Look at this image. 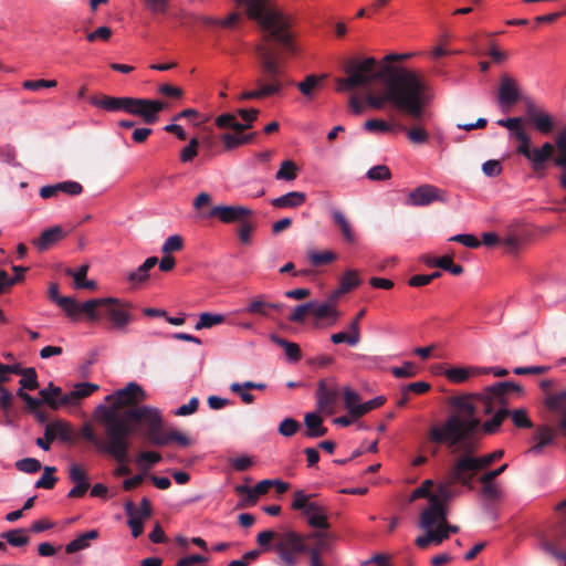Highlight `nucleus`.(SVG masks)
<instances>
[{
  "instance_id": "38",
  "label": "nucleus",
  "mask_w": 566,
  "mask_h": 566,
  "mask_svg": "<svg viewBox=\"0 0 566 566\" xmlns=\"http://www.w3.org/2000/svg\"><path fill=\"white\" fill-rule=\"evenodd\" d=\"M158 263L156 256H149L145 262L138 266L136 271L128 274L127 280L130 283H142L148 279V272Z\"/></svg>"
},
{
  "instance_id": "40",
  "label": "nucleus",
  "mask_w": 566,
  "mask_h": 566,
  "mask_svg": "<svg viewBox=\"0 0 566 566\" xmlns=\"http://www.w3.org/2000/svg\"><path fill=\"white\" fill-rule=\"evenodd\" d=\"M554 146L558 150V155L554 158V164L566 169V126L556 136Z\"/></svg>"
},
{
  "instance_id": "57",
  "label": "nucleus",
  "mask_w": 566,
  "mask_h": 566,
  "mask_svg": "<svg viewBox=\"0 0 566 566\" xmlns=\"http://www.w3.org/2000/svg\"><path fill=\"white\" fill-rule=\"evenodd\" d=\"M147 10L154 14H167L171 0H143Z\"/></svg>"
},
{
  "instance_id": "17",
  "label": "nucleus",
  "mask_w": 566,
  "mask_h": 566,
  "mask_svg": "<svg viewBox=\"0 0 566 566\" xmlns=\"http://www.w3.org/2000/svg\"><path fill=\"white\" fill-rule=\"evenodd\" d=\"M434 201H443L442 191L428 184L410 191L406 200L410 206H428Z\"/></svg>"
},
{
  "instance_id": "6",
  "label": "nucleus",
  "mask_w": 566,
  "mask_h": 566,
  "mask_svg": "<svg viewBox=\"0 0 566 566\" xmlns=\"http://www.w3.org/2000/svg\"><path fill=\"white\" fill-rule=\"evenodd\" d=\"M120 420L126 423L129 436L134 431L133 424L144 427L143 436L153 446L159 443V438L164 432V419L161 412L154 407L137 406L129 407L119 412Z\"/></svg>"
},
{
  "instance_id": "20",
  "label": "nucleus",
  "mask_w": 566,
  "mask_h": 566,
  "mask_svg": "<svg viewBox=\"0 0 566 566\" xmlns=\"http://www.w3.org/2000/svg\"><path fill=\"white\" fill-rule=\"evenodd\" d=\"M306 539L313 542V546H308L306 553L311 555V562H316V559H321L322 553L329 549L332 542L334 541V536L328 530H316L306 535L305 541Z\"/></svg>"
},
{
  "instance_id": "31",
  "label": "nucleus",
  "mask_w": 566,
  "mask_h": 566,
  "mask_svg": "<svg viewBox=\"0 0 566 566\" xmlns=\"http://www.w3.org/2000/svg\"><path fill=\"white\" fill-rule=\"evenodd\" d=\"M282 307L283 305L280 303L265 302L262 296H258L249 303L244 312L268 317L270 310L281 311Z\"/></svg>"
},
{
  "instance_id": "43",
  "label": "nucleus",
  "mask_w": 566,
  "mask_h": 566,
  "mask_svg": "<svg viewBox=\"0 0 566 566\" xmlns=\"http://www.w3.org/2000/svg\"><path fill=\"white\" fill-rule=\"evenodd\" d=\"M361 283L356 270H347L339 279L340 292H350Z\"/></svg>"
},
{
  "instance_id": "41",
  "label": "nucleus",
  "mask_w": 566,
  "mask_h": 566,
  "mask_svg": "<svg viewBox=\"0 0 566 566\" xmlns=\"http://www.w3.org/2000/svg\"><path fill=\"white\" fill-rule=\"evenodd\" d=\"M471 373H480V368L452 367L444 375L451 382L461 384L468 380Z\"/></svg>"
},
{
  "instance_id": "42",
  "label": "nucleus",
  "mask_w": 566,
  "mask_h": 566,
  "mask_svg": "<svg viewBox=\"0 0 566 566\" xmlns=\"http://www.w3.org/2000/svg\"><path fill=\"white\" fill-rule=\"evenodd\" d=\"M1 537L14 547L25 546L30 541L29 536L25 535L24 528H15L4 532L1 534Z\"/></svg>"
},
{
  "instance_id": "11",
  "label": "nucleus",
  "mask_w": 566,
  "mask_h": 566,
  "mask_svg": "<svg viewBox=\"0 0 566 566\" xmlns=\"http://www.w3.org/2000/svg\"><path fill=\"white\" fill-rule=\"evenodd\" d=\"M166 104L158 99L130 97L128 114L142 117L145 124L151 125L159 119V113Z\"/></svg>"
},
{
  "instance_id": "15",
  "label": "nucleus",
  "mask_w": 566,
  "mask_h": 566,
  "mask_svg": "<svg viewBox=\"0 0 566 566\" xmlns=\"http://www.w3.org/2000/svg\"><path fill=\"white\" fill-rule=\"evenodd\" d=\"M45 437L46 441H43V439L38 438L35 443L41 449L48 451L50 450V446L56 437L64 442H71L73 440V432L67 422L57 420L46 424Z\"/></svg>"
},
{
  "instance_id": "30",
  "label": "nucleus",
  "mask_w": 566,
  "mask_h": 566,
  "mask_svg": "<svg viewBox=\"0 0 566 566\" xmlns=\"http://www.w3.org/2000/svg\"><path fill=\"white\" fill-rule=\"evenodd\" d=\"M306 201V195L301 191H291L271 200L275 208H297Z\"/></svg>"
},
{
  "instance_id": "48",
  "label": "nucleus",
  "mask_w": 566,
  "mask_h": 566,
  "mask_svg": "<svg viewBox=\"0 0 566 566\" xmlns=\"http://www.w3.org/2000/svg\"><path fill=\"white\" fill-rule=\"evenodd\" d=\"M323 78H325V75H307L304 81L297 84V88L301 91L303 95H305L306 97H311L313 94V90L319 85Z\"/></svg>"
},
{
  "instance_id": "21",
  "label": "nucleus",
  "mask_w": 566,
  "mask_h": 566,
  "mask_svg": "<svg viewBox=\"0 0 566 566\" xmlns=\"http://www.w3.org/2000/svg\"><path fill=\"white\" fill-rule=\"evenodd\" d=\"M333 224L339 230L340 235L345 243L354 245L357 243V235L354 227L346 214L336 208L329 211Z\"/></svg>"
},
{
  "instance_id": "55",
  "label": "nucleus",
  "mask_w": 566,
  "mask_h": 566,
  "mask_svg": "<svg viewBox=\"0 0 566 566\" xmlns=\"http://www.w3.org/2000/svg\"><path fill=\"white\" fill-rule=\"evenodd\" d=\"M234 490L238 494L245 495V497L239 504L240 507L251 506L256 503L259 495L253 493L254 489H251L247 485H237Z\"/></svg>"
},
{
  "instance_id": "56",
  "label": "nucleus",
  "mask_w": 566,
  "mask_h": 566,
  "mask_svg": "<svg viewBox=\"0 0 566 566\" xmlns=\"http://www.w3.org/2000/svg\"><path fill=\"white\" fill-rule=\"evenodd\" d=\"M364 128L369 133H388L392 130V125L384 119L373 118L365 122Z\"/></svg>"
},
{
  "instance_id": "19",
  "label": "nucleus",
  "mask_w": 566,
  "mask_h": 566,
  "mask_svg": "<svg viewBox=\"0 0 566 566\" xmlns=\"http://www.w3.org/2000/svg\"><path fill=\"white\" fill-rule=\"evenodd\" d=\"M49 297L51 301L55 302L72 321L80 319L81 315V306L78 302H76L71 296H61L60 287L57 283H51L49 286Z\"/></svg>"
},
{
  "instance_id": "49",
  "label": "nucleus",
  "mask_w": 566,
  "mask_h": 566,
  "mask_svg": "<svg viewBox=\"0 0 566 566\" xmlns=\"http://www.w3.org/2000/svg\"><path fill=\"white\" fill-rule=\"evenodd\" d=\"M307 256H308V260L311 261V263L315 266L332 263L333 261H335L337 259L336 253H334L332 251H324V252L310 251Z\"/></svg>"
},
{
  "instance_id": "53",
  "label": "nucleus",
  "mask_w": 566,
  "mask_h": 566,
  "mask_svg": "<svg viewBox=\"0 0 566 566\" xmlns=\"http://www.w3.org/2000/svg\"><path fill=\"white\" fill-rule=\"evenodd\" d=\"M313 302H307L301 305H297L294 311L289 316V321L292 323L302 324L305 322L306 315H310L312 312Z\"/></svg>"
},
{
  "instance_id": "1",
  "label": "nucleus",
  "mask_w": 566,
  "mask_h": 566,
  "mask_svg": "<svg viewBox=\"0 0 566 566\" xmlns=\"http://www.w3.org/2000/svg\"><path fill=\"white\" fill-rule=\"evenodd\" d=\"M524 389L513 381H500L480 394L453 396L449 405L454 409L442 422L428 428L426 442L431 455L441 447L457 455L450 467L452 482L472 490L475 475L504 455L499 449L489 454L476 455L482 434L495 433L510 413L509 406L514 396L521 397Z\"/></svg>"
},
{
  "instance_id": "63",
  "label": "nucleus",
  "mask_w": 566,
  "mask_h": 566,
  "mask_svg": "<svg viewBox=\"0 0 566 566\" xmlns=\"http://www.w3.org/2000/svg\"><path fill=\"white\" fill-rule=\"evenodd\" d=\"M300 427H301L300 422L296 421L295 419L285 418L281 421V423L279 426V432L283 437H292L293 434H295L297 432Z\"/></svg>"
},
{
  "instance_id": "12",
  "label": "nucleus",
  "mask_w": 566,
  "mask_h": 566,
  "mask_svg": "<svg viewBox=\"0 0 566 566\" xmlns=\"http://www.w3.org/2000/svg\"><path fill=\"white\" fill-rule=\"evenodd\" d=\"M340 394L342 390H339L335 378L321 379L316 389L318 408L328 415L335 413Z\"/></svg>"
},
{
  "instance_id": "3",
  "label": "nucleus",
  "mask_w": 566,
  "mask_h": 566,
  "mask_svg": "<svg viewBox=\"0 0 566 566\" xmlns=\"http://www.w3.org/2000/svg\"><path fill=\"white\" fill-rule=\"evenodd\" d=\"M245 8L249 19L254 20L263 31L255 44L258 77L254 83L265 96L280 94L285 86L286 60L297 53L290 19L271 0H234Z\"/></svg>"
},
{
  "instance_id": "25",
  "label": "nucleus",
  "mask_w": 566,
  "mask_h": 566,
  "mask_svg": "<svg viewBox=\"0 0 566 566\" xmlns=\"http://www.w3.org/2000/svg\"><path fill=\"white\" fill-rule=\"evenodd\" d=\"M520 98V93L516 82L509 75L501 77L499 87V102L502 105H514Z\"/></svg>"
},
{
  "instance_id": "44",
  "label": "nucleus",
  "mask_w": 566,
  "mask_h": 566,
  "mask_svg": "<svg viewBox=\"0 0 566 566\" xmlns=\"http://www.w3.org/2000/svg\"><path fill=\"white\" fill-rule=\"evenodd\" d=\"M428 264L438 266L444 271H449L453 275H460L463 273V266L460 264H455L452 261V258L449 255L434 259L432 262H428Z\"/></svg>"
},
{
  "instance_id": "52",
  "label": "nucleus",
  "mask_w": 566,
  "mask_h": 566,
  "mask_svg": "<svg viewBox=\"0 0 566 566\" xmlns=\"http://www.w3.org/2000/svg\"><path fill=\"white\" fill-rule=\"evenodd\" d=\"M69 478L74 485H90L86 471L80 464H72L69 470Z\"/></svg>"
},
{
  "instance_id": "13",
  "label": "nucleus",
  "mask_w": 566,
  "mask_h": 566,
  "mask_svg": "<svg viewBox=\"0 0 566 566\" xmlns=\"http://www.w3.org/2000/svg\"><path fill=\"white\" fill-rule=\"evenodd\" d=\"M145 398V392L143 388L136 382H129L126 387L115 391L112 395L106 397V400L112 402V407H106L107 409H114L117 412H120L119 409L126 406L136 405L138 401Z\"/></svg>"
},
{
  "instance_id": "4",
  "label": "nucleus",
  "mask_w": 566,
  "mask_h": 566,
  "mask_svg": "<svg viewBox=\"0 0 566 566\" xmlns=\"http://www.w3.org/2000/svg\"><path fill=\"white\" fill-rule=\"evenodd\" d=\"M99 421L103 424V437L95 433L91 423L83 424L80 436L91 442L97 451L108 454L117 462H125L129 452V430L124 421L120 420L119 412L114 409H107L99 406Z\"/></svg>"
},
{
  "instance_id": "46",
  "label": "nucleus",
  "mask_w": 566,
  "mask_h": 566,
  "mask_svg": "<svg viewBox=\"0 0 566 566\" xmlns=\"http://www.w3.org/2000/svg\"><path fill=\"white\" fill-rule=\"evenodd\" d=\"M226 321V317L221 314L202 313L199 316V321L195 325V329L199 331L202 328H211Z\"/></svg>"
},
{
  "instance_id": "54",
  "label": "nucleus",
  "mask_w": 566,
  "mask_h": 566,
  "mask_svg": "<svg viewBox=\"0 0 566 566\" xmlns=\"http://www.w3.org/2000/svg\"><path fill=\"white\" fill-rule=\"evenodd\" d=\"M511 416L512 421L516 428L528 429L533 427V422L528 418L527 411L525 409H515L514 411H510L507 417Z\"/></svg>"
},
{
  "instance_id": "62",
  "label": "nucleus",
  "mask_w": 566,
  "mask_h": 566,
  "mask_svg": "<svg viewBox=\"0 0 566 566\" xmlns=\"http://www.w3.org/2000/svg\"><path fill=\"white\" fill-rule=\"evenodd\" d=\"M367 177L370 180L384 181L391 178V171L386 165H377L368 170Z\"/></svg>"
},
{
  "instance_id": "24",
  "label": "nucleus",
  "mask_w": 566,
  "mask_h": 566,
  "mask_svg": "<svg viewBox=\"0 0 566 566\" xmlns=\"http://www.w3.org/2000/svg\"><path fill=\"white\" fill-rule=\"evenodd\" d=\"M66 235L61 226H54L44 230L39 238L32 241V244L40 251H46L56 242L61 241Z\"/></svg>"
},
{
  "instance_id": "18",
  "label": "nucleus",
  "mask_w": 566,
  "mask_h": 566,
  "mask_svg": "<svg viewBox=\"0 0 566 566\" xmlns=\"http://www.w3.org/2000/svg\"><path fill=\"white\" fill-rule=\"evenodd\" d=\"M251 214L252 210L242 206H216L207 213V217L218 218L223 223H232L241 222Z\"/></svg>"
},
{
  "instance_id": "59",
  "label": "nucleus",
  "mask_w": 566,
  "mask_h": 566,
  "mask_svg": "<svg viewBox=\"0 0 566 566\" xmlns=\"http://www.w3.org/2000/svg\"><path fill=\"white\" fill-rule=\"evenodd\" d=\"M250 390H252V389L243 387V382L242 384H240V382H232L230 385V391L233 392V394L239 395V397L241 398L242 402L245 403V405H251L255 400L254 395H252L250 392Z\"/></svg>"
},
{
  "instance_id": "26",
  "label": "nucleus",
  "mask_w": 566,
  "mask_h": 566,
  "mask_svg": "<svg viewBox=\"0 0 566 566\" xmlns=\"http://www.w3.org/2000/svg\"><path fill=\"white\" fill-rule=\"evenodd\" d=\"M98 385L92 382H78L74 389L61 397V402L66 405H74L84 398L90 397L93 392L98 390Z\"/></svg>"
},
{
  "instance_id": "51",
  "label": "nucleus",
  "mask_w": 566,
  "mask_h": 566,
  "mask_svg": "<svg viewBox=\"0 0 566 566\" xmlns=\"http://www.w3.org/2000/svg\"><path fill=\"white\" fill-rule=\"evenodd\" d=\"M184 249V238L180 234H174L166 239L161 247V252L164 254H171L174 252H179Z\"/></svg>"
},
{
  "instance_id": "8",
  "label": "nucleus",
  "mask_w": 566,
  "mask_h": 566,
  "mask_svg": "<svg viewBox=\"0 0 566 566\" xmlns=\"http://www.w3.org/2000/svg\"><path fill=\"white\" fill-rule=\"evenodd\" d=\"M518 145L515 151L523 156L531 165L532 171L537 178H543L546 175L548 163L555 153V146L546 142L541 147H532V140L527 133L518 132Z\"/></svg>"
},
{
  "instance_id": "60",
  "label": "nucleus",
  "mask_w": 566,
  "mask_h": 566,
  "mask_svg": "<svg viewBox=\"0 0 566 566\" xmlns=\"http://www.w3.org/2000/svg\"><path fill=\"white\" fill-rule=\"evenodd\" d=\"M15 468L24 473H35L41 470V462L34 458H24L15 462Z\"/></svg>"
},
{
  "instance_id": "64",
  "label": "nucleus",
  "mask_w": 566,
  "mask_h": 566,
  "mask_svg": "<svg viewBox=\"0 0 566 566\" xmlns=\"http://www.w3.org/2000/svg\"><path fill=\"white\" fill-rule=\"evenodd\" d=\"M199 142L197 138L190 139L189 144L180 151L181 163H189L198 155Z\"/></svg>"
},
{
  "instance_id": "34",
  "label": "nucleus",
  "mask_w": 566,
  "mask_h": 566,
  "mask_svg": "<svg viewBox=\"0 0 566 566\" xmlns=\"http://www.w3.org/2000/svg\"><path fill=\"white\" fill-rule=\"evenodd\" d=\"M98 535H99V533L97 530H91L88 532H85V533L81 534L80 536H77L76 538H74L73 541H71L65 546V552L67 554H74L78 551L85 549V548L90 547L91 541L96 539L98 537Z\"/></svg>"
},
{
  "instance_id": "29",
  "label": "nucleus",
  "mask_w": 566,
  "mask_h": 566,
  "mask_svg": "<svg viewBox=\"0 0 566 566\" xmlns=\"http://www.w3.org/2000/svg\"><path fill=\"white\" fill-rule=\"evenodd\" d=\"M311 315H313L315 318V326H318L319 322L325 318H332V323H335L339 316L336 306L334 304H331L329 302H325L322 304L313 302Z\"/></svg>"
},
{
  "instance_id": "23",
  "label": "nucleus",
  "mask_w": 566,
  "mask_h": 566,
  "mask_svg": "<svg viewBox=\"0 0 566 566\" xmlns=\"http://www.w3.org/2000/svg\"><path fill=\"white\" fill-rule=\"evenodd\" d=\"M130 97H115L108 95L93 96L91 103L99 108L108 112H126L128 113Z\"/></svg>"
},
{
  "instance_id": "35",
  "label": "nucleus",
  "mask_w": 566,
  "mask_h": 566,
  "mask_svg": "<svg viewBox=\"0 0 566 566\" xmlns=\"http://www.w3.org/2000/svg\"><path fill=\"white\" fill-rule=\"evenodd\" d=\"M481 499L485 509H491L502 496V491L496 483H481Z\"/></svg>"
},
{
  "instance_id": "45",
  "label": "nucleus",
  "mask_w": 566,
  "mask_h": 566,
  "mask_svg": "<svg viewBox=\"0 0 566 566\" xmlns=\"http://www.w3.org/2000/svg\"><path fill=\"white\" fill-rule=\"evenodd\" d=\"M298 167L292 160H284L277 170L275 178L277 180L291 181L297 177Z\"/></svg>"
},
{
  "instance_id": "10",
  "label": "nucleus",
  "mask_w": 566,
  "mask_h": 566,
  "mask_svg": "<svg viewBox=\"0 0 566 566\" xmlns=\"http://www.w3.org/2000/svg\"><path fill=\"white\" fill-rule=\"evenodd\" d=\"M274 548L284 564L292 566L296 563L297 555L307 552L308 545L304 535L295 531H286L279 533Z\"/></svg>"
},
{
  "instance_id": "32",
  "label": "nucleus",
  "mask_w": 566,
  "mask_h": 566,
  "mask_svg": "<svg viewBox=\"0 0 566 566\" xmlns=\"http://www.w3.org/2000/svg\"><path fill=\"white\" fill-rule=\"evenodd\" d=\"M125 513L128 516L127 524L132 530L133 537H139L144 532V518L138 517V509L134 502L128 501L125 503Z\"/></svg>"
},
{
  "instance_id": "16",
  "label": "nucleus",
  "mask_w": 566,
  "mask_h": 566,
  "mask_svg": "<svg viewBox=\"0 0 566 566\" xmlns=\"http://www.w3.org/2000/svg\"><path fill=\"white\" fill-rule=\"evenodd\" d=\"M525 118L543 135L551 134L555 128L554 118L532 102L526 105Z\"/></svg>"
},
{
  "instance_id": "33",
  "label": "nucleus",
  "mask_w": 566,
  "mask_h": 566,
  "mask_svg": "<svg viewBox=\"0 0 566 566\" xmlns=\"http://www.w3.org/2000/svg\"><path fill=\"white\" fill-rule=\"evenodd\" d=\"M41 399L45 402L51 409L56 410L61 406H65L61 402L62 389L57 386H54L53 382H50L46 388H43L39 391Z\"/></svg>"
},
{
  "instance_id": "2",
  "label": "nucleus",
  "mask_w": 566,
  "mask_h": 566,
  "mask_svg": "<svg viewBox=\"0 0 566 566\" xmlns=\"http://www.w3.org/2000/svg\"><path fill=\"white\" fill-rule=\"evenodd\" d=\"M415 53H390L381 62L375 57L352 59L345 65L346 77L337 80V90L352 91L358 87L367 90L366 103L375 109H381L386 103L407 113L415 119L421 118L423 106L433 97L426 78L402 66L392 65L413 56Z\"/></svg>"
},
{
  "instance_id": "28",
  "label": "nucleus",
  "mask_w": 566,
  "mask_h": 566,
  "mask_svg": "<svg viewBox=\"0 0 566 566\" xmlns=\"http://www.w3.org/2000/svg\"><path fill=\"white\" fill-rule=\"evenodd\" d=\"M306 431L304 436L307 438H319L327 433V428L323 424V419L315 412H308L304 417Z\"/></svg>"
},
{
  "instance_id": "58",
  "label": "nucleus",
  "mask_w": 566,
  "mask_h": 566,
  "mask_svg": "<svg viewBox=\"0 0 566 566\" xmlns=\"http://www.w3.org/2000/svg\"><path fill=\"white\" fill-rule=\"evenodd\" d=\"M25 374H23L19 384L22 388L34 390L39 388L38 375L33 367L25 368Z\"/></svg>"
},
{
  "instance_id": "27",
  "label": "nucleus",
  "mask_w": 566,
  "mask_h": 566,
  "mask_svg": "<svg viewBox=\"0 0 566 566\" xmlns=\"http://www.w3.org/2000/svg\"><path fill=\"white\" fill-rule=\"evenodd\" d=\"M88 264L81 265L76 271L67 268L65 275L74 279V287L76 290H95L97 284L93 280H87Z\"/></svg>"
},
{
  "instance_id": "37",
  "label": "nucleus",
  "mask_w": 566,
  "mask_h": 566,
  "mask_svg": "<svg viewBox=\"0 0 566 566\" xmlns=\"http://www.w3.org/2000/svg\"><path fill=\"white\" fill-rule=\"evenodd\" d=\"M271 340L277 346L282 347L286 357L292 361H298L301 359L302 352L296 343L289 342L276 334L271 335Z\"/></svg>"
},
{
  "instance_id": "7",
  "label": "nucleus",
  "mask_w": 566,
  "mask_h": 566,
  "mask_svg": "<svg viewBox=\"0 0 566 566\" xmlns=\"http://www.w3.org/2000/svg\"><path fill=\"white\" fill-rule=\"evenodd\" d=\"M545 403L548 409L562 413L563 417L556 429L549 426H539L537 428L534 436L537 443L527 451L535 455L539 454L546 446L553 443L557 434L566 438V390L548 396Z\"/></svg>"
},
{
  "instance_id": "50",
  "label": "nucleus",
  "mask_w": 566,
  "mask_h": 566,
  "mask_svg": "<svg viewBox=\"0 0 566 566\" xmlns=\"http://www.w3.org/2000/svg\"><path fill=\"white\" fill-rule=\"evenodd\" d=\"M400 130H406L409 140L413 144H424L429 139L428 132L422 127H412L407 129L403 125H399Z\"/></svg>"
},
{
  "instance_id": "22",
  "label": "nucleus",
  "mask_w": 566,
  "mask_h": 566,
  "mask_svg": "<svg viewBox=\"0 0 566 566\" xmlns=\"http://www.w3.org/2000/svg\"><path fill=\"white\" fill-rule=\"evenodd\" d=\"M539 547L546 554L564 562L566 566V535L558 536L554 539L542 536L539 538Z\"/></svg>"
},
{
  "instance_id": "36",
  "label": "nucleus",
  "mask_w": 566,
  "mask_h": 566,
  "mask_svg": "<svg viewBox=\"0 0 566 566\" xmlns=\"http://www.w3.org/2000/svg\"><path fill=\"white\" fill-rule=\"evenodd\" d=\"M343 400L348 413L354 418L358 419L357 410L359 409L360 396L354 391L349 386L342 389Z\"/></svg>"
},
{
  "instance_id": "5",
  "label": "nucleus",
  "mask_w": 566,
  "mask_h": 566,
  "mask_svg": "<svg viewBox=\"0 0 566 566\" xmlns=\"http://www.w3.org/2000/svg\"><path fill=\"white\" fill-rule=\"evenodd\" d=\"M81 314L90 322L97 323L107 317L111 327L116 331H125L133 321L126 305L115 297L91 298L82 303Z\"/></svg>"
},
{
  "instance_id": "47",
  "label": "nucleus",
  "mask_w": 566,
  "mask_h": 566,
  "mask_svg": "<svg viewBox=\"0 0 566 566\" xmlns=\"http://www.w3.org/2000/svg\"><path fill=\"white\" fill-rule=\"evenodd\" d=\"M56 472L55 467H45L42 476L35 482V488L51 490L57 482V478L54 475Z\"/></svg>"
},
{
  "instance_id": "14",
  "label": "nucleus",
  "mask_w": 566,
  "mask_h": 566,
  "mask_svg": "<svg viewBox=\"0 0 566 566\" xmlns=\"http://www.w3.org/2000/svg\"><path fill=\"white\" fill-rule=\"evenodd\" d=\"M447 506L436 496H430L429 506L426 507L420 516L419 526L429 531L433 526L446 524Z\"/></svg>"
},
{
  "instance_id": "61",
  "label": "nucleus",
  "mask_w": 566,
  "mask_h": 566,
  "mask_svg": "<svg viewBox=\"0 0 566 566\" xmlns=\"http://www.w3.org/2000/svg\"><path fill=\"white\" fill-rule=\"evenodd\" d=\"M57 192H64L69 196H78L83 192V186L73 180H66L56 184Z\"/></svg>"
},
{
  "instance_id": "9",
  "label": "nucleus",
  "mask_w": 566,
  "mask_h": 566,
  "mask_svg": "<svg viewBox=\"0 0 566 566\" xmlns=\"http://www.w3.org/2000/svg\"><path fill=\"white\" fill-rule=\"evenodd\" d=\"M314 494H306L303 490L293 493L291 507L300 511L305 517L308 526L315 530H329L327 509L321 503L313 501Z\"/></svg>"
},
{
  "instance_id": "39",
  "label": "nucleus",
  "mask_w": 566,
  "mask_h": 566,
  "mask_svg": "<svg viewBox=\"0 0 566 566\" xmlns=\"http://www.w3.org/2000/svg\"><path fill=\"white\" fill-rule=\"evenodd\" d=\"M159 443H156V447H163V446H167L169 444L170 442H177L178 444L182 446V447H188L191 444V440L190 438H188L186 434H184L182 432L178 431V430H170V431H165L161 433L160 438H159Z\"/></svg>"
}]
</instances>
